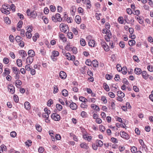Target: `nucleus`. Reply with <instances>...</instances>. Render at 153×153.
Listing matches in <instances>:
<instances>
[{
  "label": "nucleus",
  "instance_id": "nucleus-11",
  "mask_svg": "<svg viewBox=\"0 0 153 153\" xmlns=\"http://www.w3.org/2000/svg\"><path fill=\"white\" fill-rule=\"evenodd\" d=\"M80 147L82 149H88L89 148L88 144L85 142H83L80 144Z\"/></svg>",
  "mask_w": 153,
  "mask_h": 153
},
{
  "label": "nucleus",
  "instance_id": "nucleus-8",
  "mask_svg": "<svg viewBox=\"0 0 153 153\" xmlns=\"http://www.w3.org/2000/svg\"><path fill=\"white\" fill-rule=\"evenodd\" d=\"M52 119L55 121H58L60 119V116L56 113H53L51 116Z\"/></svg>",
  "mask_w": 153,
  "mask_h": 153
},
{
  "label": "nucleus",
  "instance_id": "nucleus-42",
  "mask_svg": "<svg viewBox=\"0 0 153 153\" xmlns=\"http://www.w3.org/2000/svg\"><path fill=\"white\" fill-rule=\"evenodd\" d=\"M62 94L64 97H66L68 95V92L66 89H64L62 91Z\"/></svg>",
  "mask_w": 153,
  "mask_h": 153
},
{
  "label": "nucleus",
  "instance_id": "nucleus-20",
  "mask_svg": "<svg viewBox=\"0 0 153 153\" xmlns=\"http://www.w3.org/2000/svg\"><path fill=\"white\" fill-rule=\"evenodd\" d=\"M118 21L119 23L121 24H125L126 22H125L123 17L122 16H120L118 19Z\"/></svg>",
  "mask_w": 153,
  "mask_h": 153
},
{
  "label": "nucleus",
  "instance_id": "nucleus-24",
  "mask_svg": "<svg viewBox=\"0 0 153 153\" xmlns=\"http://www.w3.org/2000/svg\"><path fill=\"white\" fill-rule=\"evenodd\" d=\"M24 106L25 108L27 110H29L30 108V104L27 101L25 102Z\"/></svg>",
  "mask_w": 153,
  "mask_h": 153
},
{
  "label": "nucleus",
  "instance_id": "nucleus-25",
  "mask_svg": "<svg viewBox=\"0 0 153 153\" xmlns=\"http://www.w3.org/2000/svg\"><path fill=\"white\" fill-rule=\"evenodd\" d=\"M92 64L94 67L96 68L98 67L99 63L97 60L95 59L92 61Z\"/></svg>",
  "mask_w": 153,
  "mask_h": 153
},
{
  "label": "nucleus",
  "instance_id": "nucleus-2",
  "mask_svg": "<svg viewBox=\"0 0 153 153\" xmlns=\"http://www.w3.org/2000/svg\"><path fill=\"white\" fill-rule=\"evenodd\" d=\"M59 29L60 30L64 33H67L69 31V27L67 24L61 23L59 25Z\"/></svg>",
  "mask_w": 153,
  "mask_h": 153
},
{
  "label": "nucleus",
  "instance_id": "nucleus-10",
  "mask_svg": "<svg viewBox=\"0 0 153 153\" xmlns=\"http://www.w3.org/2000/svg\"><path fill=\"white\" fill-rule=\"evenodd\" d=\"M59 37L60 40L63 42H65L67 41V39L65 37V35L63 33H59Z\"/></svg>",
  "mask_w": 153,
  "mask_h": 153
},
{
  "label": "nucleus",
  "instance_id": "nucleus-19",
  "mask_svg": "<svg viewBox=\"0 0 153 153\" xmlns=\"http://www.w3.org/2000/svg\"><path fill=\"white\" fill-rule=\"evenodd\" d=\"M22 82L21 80L18 79H16L15 81V85L17 88H20L22 85Z\"/></svg>",
  "mask_w": 153,
  "mask_h": 153
},
{
  "label": "nucleus",
  "instance_id": "nucleus-55",
  "mask_svg": "<svg viewBox=\"0 0 153 153\" xmlns=\"http://www.w3.org/2000/svg\"><path fill=\"white\" fill-rule=\"evenodd\" d=\"M85 63L86 65L89 66H91L92 65V62L90 59H87Z\"/></svg>",
  "mask_w": 153,
  "mask_h": 153
},
{
  "label": "nucleus",
  "instance_id": "nucleus-63",
  "mask_svg": "<svg viewBox=\"0 0 153 153\" xmlns=\"http://www.w3.org/2000/svg\"><path fill=\"white\" fill-rule=\"evenodd\" d=\"M148 70L150 72H153V67L152 65H149L147 67Z\"/></svg>",
  "mask_w": 153,
  "mask_h": 153
},
{
  "label": "nucleus",
  "instance_id": "nucleus-21",
  "mask_svg": "<svg viewBox=\"0 0 153 153\" xmlns=\"http://www.w3.org/2000/svg\"><path fill=\"white\" fill-rule=\"evenodd\" d=\"M96 144L97 147H101L103 145V143L101 140H96Z\"/></svg>",
  "mask_w": 153,
  "mask_h": 153
},
{
  "label": "nucleus",
  "instance_id": "nucleus-62",
  "mask_svg": "<svg viewBox=\"0 0 153 153\" xmlns=\"http://www.w3.org/2000/svg\"><path fill=\"white\" fill-rule=\"evenodd\" d=\"M119 45L120 47L123 48L125 46V43L123 41H121L119 43Z\"/></svg>",
  "mask_w": 153,
  "mask_h": 153
},
{
  "label": "nucleus",
  "instance_id": "nucleus-50",
  "mask_svg": "<svg viewBox=\"0 0 153 153\" xmlns=\"http://www.w3.org/2000/svg\"><path fill=\"white\" fill-rule=\"evenodd\" d=\"M40 53L43 56H44L46 54V51L44 49H41L40 50Z\"/></svg>",
  "mask_w": 153,
  "mask_h": 153
},
{
  "label": "nucleus",
  "instance_id": "nucleus-32",
  "mask_svg": "<svg viewBox=\"0 0 153 153\" xmlns=\"http://www.w3.org/2000/svg\"><path fill=\"white\" fill-rule=\"evenodd\" d=\"M130 150L131 152L132 153H136L137 152V149L135 146H132L131 147Z\"/></svg>",
  "mask_w": 153,
  "mask_h": 153
},
{
  "label": "nucleus",
  "instance_id": "nucleus-45",
  "mask_svg": "<svg viewBox=\"0 0 153 153\" xmlns=\"http://www.w3.org/2000/svg\"><path fill=\"white\" fill-rule=\"evenodd\" d=\"M22 38H21L19 36H17L15 37V40L16 42L18 43H19L22 40Z\"/></svg>",
  "mask_w": 153,
  "mask_h": 153
},
{
  "label": "nucleus",
  "instance_id": "nucleus-44",
  "mask_svg": "<svg viewBox=\"0 0 153 153\" xmlns=\"http://www.w3.org/2000/svg\"><path fill=\"white\" fill-rule=\"evenodd\" d=\"M63 55L65 56L66 57L67 59L68 60H70V57L71 54L69 53H63Z\"/></svg>",
  "mask_w": 153,
  "mask_h": 153
},
{
  "label": "nucleus",
  "instance_id": "nucleus-23",
  "mask_svg": "<svg viewBox=\"0 0 153 153\" xmlns=\"http://www.w3.org/2000/svg\"><path fill=\"white\" fill-rule=\"evenodd\" d=\"M76 8L74 6H72L71 7L70 9V10L71 11V14L72 16H74L75 15V12L76 11Z\"/></svg>",
  "mask_w": 153,
  "mask_h": 153
},
{
  "label": "nucleus",
  "instance_id": "nucleus-46",
  "mask_svg": "<svg viewBox=\"0 0 153 153\" xmlns=\"http://www.w3.org/2000/svg\"><path fill=\"white\" fill-rule=\"evenodd\" d=\"M72 31L75 35H77L78 34V31L75 27H73L72 28Z\"/></svg>",
  "mask_w": 153,
  "mask_h": 153
},
{
  "label": "nucleus",
  "instance_id": "nucleus-26",
  "mask_svg": "<svg viewBox=\"0 0 153 153\" xmlns=\"http://www.w3.org/2000/svg\"><path fill=\"white\" fill-rule=\"evenodd\" d=\"M75 21L77 24H80L81 22V18L79 15H76L75 17Z\"/></svg>",
  "mask_w": 153,
  "mask_h": 153
},
{
  "label": "nucleus",
  "instance_id": "nucleus-28",
  "mask_svg": "<svg viewBox=\"0 0 153 153\" xmlns=\"http://www.w3.org/2000/svg\"><path fill=\"white\" fill-rule=\"evenodd\" d=\"M142 72L141 69L138 68H136L134 70V72L137 74H140Z\"/></svg>",
  "mask_w": 153,
  "mask_h": 153
},
{
  "label": "nucleus",
  "instance_id": "nucleus-37",
  "mask_svg": "<svg viewBox=\"0 0 153 153\" xmlns=\"http://www.w3.org/2000/svg\"><path fill=\"white\" fill-rule=\"evenodd\" d=\"M36 129L37 131L39 132H41L42 130V128L41 126L39 124H36L35 125Z\"/></svg>",
  "mask_w": 153,
  "mask_h": 153
},
{
  "label": "nucleus",
  "instance_id": "nucleus-31",
  "mask_svg": "<svg viewBox=\"0 0 153 153\" xmlns=\"http://www.w3.org/2000/svg\"><path fill=\"white\" fill-rule=\"evenodd\" d=\"M103 87L105 90L107 91L108 92L110 91V88L107 84L105 83L103 84Z\"/></svg>",
  "mask_w": 153,
  "mask_h": 153
},
{
  "label": "nucleus",
  "instance_id": "nucleus-35",
  "mask_svg": "<svg viewBox=\"0 0 153 153\" xmlns=\"http://www.w3.org/2000/svg\"><path fill=\"white\" fill-rule=\"evenodd\" d=\"M16 63L18 65V66L19 67H21L22 66V61L21 59H18L16 60Z\"/></svg>",
  "mask_w": 153,
  "mask_h": 153
},
{
  "label": "nucleus",
  "instance_id": "nucleus-52",
  "mask_svg": "<svg viewBox=\"0 0 153 153\" xmlns=\"http://www.w3.org/2000/svg\"><path fill=\"white\" fill-rule=\"evenodd\" d=\"M80 115L83 118L86 117L87 116V113L85 111H82Z\"/></svg>",
  "mask_w": 153,
  "mask_h": 153
},
{
  "label": "nucleus",
  "instance_id": "nucleus-59",
  "mask_svg": "<svg viewBox=\"0 0 153 153\" xmlns=\"http://www.w3.org/2000/svg\"><path fill=\"white\" fill-rule=\"evenodd\" d=\"M49 134L51 136V138L53 141H55V138L54 137V134L53 133L49 132Z\"/></svg>",
  "mask_w": 153,
  "mask_h": 153
},
{
  "label": "nucleus",
  "instance_id": "nucleus-22",
  "mask_svg": "<svg viewBox=\"0 0 153 153\" xmlns=\"http://www.w3.org/2000/svg\"><path fill=\"white\" fill-rule=\"evenodd\" d=\"M86 102H82L80 104V107L84 109H87L88 107V105Z\"/></svg>",
  "mask_w": 153,
  "mask_h": 153
},
{
  "label": "nucleus",
  "instance_id": "nucleus-53",
  "mask_svg": "<svg viewBox=\"0 0 153 153\" xmlns=\"http://www.w3.org/2000/svg\"><path fill=\"white\" fill-rule=\"evenodd\" d=\"M56 108L59 110V111H61L62 110V107L61 105L60 104H56Z\"/></svg>",
  "mask_w": 153,
  "mask_h": 153
},
{
  "label": "nucleus",
  "instance_id": "nucleus-57",
  "mask_svg": "<svg viewBox=\"0 0 153 153\" xmlns=\"http://www.w3.org/2000/svg\"><path fill=\"white\" fill-rule=\"evenodd\" d=\"M53 103V101L52 99H50L47 102V105L49 107H50Z\"/></svg>",
  "mask_w": 153,
  "mask_h": 153
},
{
  "label": "nucleus",
  "instance_id": "nucleus-29",
  "mask_svg": "<svg viewBox=\"0 0 153 153\" xmlns=\"http://www.w3.org/2000/svg\"><path fill=\"white\" fill-rule=\"evenodd\" d=\"M23 24V22L22 21H20L17 24V29L18 30H20L21 28L22 27V25Z\"/></svg>",
  "mask_w": 153,
  "mask_h": 153
},
{
  "label": "nucleus",
  "instance_id": "nucleus-5",
  "mask_svg": "<svg viewBox=\"0 0 153 153\" xmlns=\"http://www.w3.org/2000/svg\"><path fill=\"white\" fill-rule=\"evenodd\" d=\"M88 133L85 131H82V136L83 138L88 142H90L92 139V137L91 136H88Z\"/></svg>",
  "mask_w": 153,
  "mask_h": 153
},
{
  "label": "nucleus",
  "instance_id": "nucleus-4",
  "mask_svg": "<svg viewBox=\"0 0 153 153\" xmlns=\"http://www.w3.org/2000/svg\"><path fill=\"white\" fill-rule=\"evenodd\" d=\"M51 19L53 22H61L62 20L60 15L58 13H57L55 15L52 16L51 17Z\"/></svg>",
  "mask_w": 153,
  "mask_h": 153
},
{
  "label": "nucleus",
  "instance_id": "nucleus-41",
  "mask_svg": "<svg viewBox=\"0 0 153 153\" xmlns=\"http://www.w3.org/2000/svg\"><path fill=\"white\" fill-rule=\"evenodd\" d=\"M59 89L57 85H54L53 86V93L55 94L58 92Z\"/></svg>",
  "mask_w": 153,
  "mask_h": 153
},
{
  "label": "nucleus",
  "instance_id": "nucleus-43",
  "mask_svg": "<svg viewBox=\"0 0 153 153\" xmlns=\"http://www.w3.org/2000/svg\"><path fill=\"white\" fill-rule=\"evenodd\" d=\"M135 42L134 40H130L128 41V44L130 46H132L135 44Z\"/></svg>",
  "mask_w": 153,
  "mask_h": 153
},
{
  "label": "nucleus",
  "instance_id": "nucleus-47",
  "mask_svg": "<svg viewBox=\"0 0 153 153\" xmlns=\"http://www.w3.org/2000/svg\"><path fill=\"white\" fill-rule=\"evenodd\" d=\"M99 128L100 130L102 132H103L105 130V126L102 125H100L99 126Z\"/></svg>",
  "mask_w": 153,
  "mask_h": 153
},
{
  "label": "nucleus",
  "instance_id": "nucleus-7",
  "mask_svg": "<svg viewBox=\"0 0 153 153\" xmlns=\"http://www.w3.org/2000/svg\"><path fill=\"white\" fill-rule=\"evenodd\" d=\"M8 91L11 94H13L15 92V87L12 84H9L7 86Z\"/></svg>",
  "mask_w": 153,
  "mask_h": 153
},
{
  "label": "nucleus",
  "instance_id": "nucleus-17",
  "mask_svg": "<svg viewBox=\"0 0 153 153\" xmlns=\"http://www.w3.org/2000/svg\"><path fill=\"white\" fill-rule=\"evenodd\" d=\"M19 53L22 57V59L26 56L27 54L25 51L24 50H21L19 51Z\"/></svg>",
  "mask_w": 153,
  "mask_h": 153
},
{
  "label": "nucleus",
  "instance_id": "nucleus-39",
  "mask_svg": "<svg viewBox=\"0 0 153 153\" xmlns=\"http://www.w3.org/2000/svg\"><path fill=\"white\" fill-rule=\"evenodd\" d=\"M80 45L83 46H84L86 45V42L85 40L81 38L80 41Z\"/></svg>",
  "mask_w": 153,
  "mask_h": 153
},
{
  "label": "nucleus",
  "instance_id": "nucleus-64",
  "mask_svg": "<svg viewBox=\"0 0 153 153\" xmlns=\"http://www.w3.org/2000/svg\"><path fill=\"white\" fill-rule=\"evenodd\" d=\"M126 12L129 15H131L133 13L132 10L130 8H128L127 9Z\"/></svg>",
  "mask_w": 153,
  "mask_h": 153
},
{
  "label": "nucleus",
  "instance_id": "nucleus-40",
  "mask_svg": "<svg viewBox=\"0 0 153 153\" xmlns=\"http://www.w3.org/2000/svg\"><path fill=\"white\" fill-rule=\"evenodd\" d=\"M37 16V14L36 11H33L31 13V15L30 16L31 17L33 18H35Z\"/></svg>",
  "mask_w": 153,
  "mask_h": 153
},
{
  "label": "nucleus",
  "instance_id": "nucleus-27",
  "mask_svg": "<svg viewBox=\"0 0 153 153\" xmlns=\"http://www.w3.org/2000/svg\"><path fill=\"white\" fill-rule=\"evenodd\" d=\"M7 147L6 146L3 144L0 146V153H3L4 151H6Z\"/></svg>",
  "mask_w": 153,
  "mask_h": 153
},
{
  "label": "nucleus",
  "instance_id": "nucleus-16",
  "mask_svg": "<svg viewBox=\"0 0 153 153\" xmlns=\"http://www.w3.org/2000/svg\"><path fill=\"white\" fill-rule=\"evenodd\" d=\"M13 72L15 74H20V70L16 67H12L11 68Z\"/></svg>",
  "mask_w": 153,
  "mask_h": 153
},
{
  "label": "nucleus",
  "instance_id": "nucleus-60",
  "mask_svg": "<svg viewBox=\"0 0 153 153\" xmlns=\"http://www.w3.org/2000/svg\"><path fill=\"white\" fill-rule=\"evenodd\" d=\"M3 61L4 63L7 64L9 62V60L8 58L5 57L4 58Z\"/></svg>",
  "mask_w": 153,
  "mask_h": 153
},
{
  "label": "nucleus",
  "instance_id": "nucleus-33",
  "mask_svg": "<svg viewBox=\"0 0 153 153\" xmlns=\"http://www.w3.org/2000/svg\"><path fill=\"white\" fill-rule=\"evenodd\" d=\"M117 95L120 97H124L125 96V94L123 92L119 91L117 92Z\"/></svg>",
  "mask_w": 153,
  "mask_h": 153
},
{
  "label": "nucleus",
  "instance_id": "nucleus-13",
  "mask_svg": "<svg viewBox=\"0 0 153 153\" xmlns=\"http://www.w3.org/2000/svg\"><path fill=\"white\" fill-rule=\"evenodd\" d=\"M59 76L61 79H65L67 77V74L64 71H61L59 73Z\"/></svg>",
  "mask_w": 153,
  "mask_h": 153
},
{
  "label": "nucleus",
  "instance_id": "nucleus-51",
  "mask_svg": "<svg viewBox=\"0 0 153 153\" xmlns=\"http://www.w3.org/2000/svg\"><path fill=\"white\" fill-rule=\"evenodd\" d=\"M42 19L43 20L45 23L47 24L48 23V19L46 17L43 16L42 17Z\"/></svg>",
  "mask_w": 153,
  "mask_h": 153
},
{
  "label": "nucleus",
  "instance_id": "nucleus-61",
  "mask_svg": "<svg viewBox=\"0 0 153 153\" xmlns=\"http://www.w3.org/2000/svg\"><path fill=\"white\" fill-rule=\"evenodd\" d=\"M108 95L111 98H114L115 97L114 94L113 92H109L108 93Z\"/></svg>",
  "mask_w": 153,
  "mask_h": 153
},
{
  "label": "nucleus",
  "instance_id": "nucleus-6",
  "mask_svg": "<svg viewBox=\"0 0 153 153\" xmlns=\"http://www.w3.org/2000/svg\"><path fill=\"white\" fill-rule=\"evenodd\" d=\"M120 136L126 140H128L130 138L129 135L126 132L123 131H121L120 133Z\"/></svg>",
  "mask_w": 153,
  "mask_h": 153
},
{
  "label": "nucleus",
  "instance_id": "nucleus-58",
  "mask_svg": "<svg viewBox=\"0 0 153 153\" xmlns=\"http://www.w3.org/2000/svg\"><path fill=\"white\" fill-rule=\"evenodd\" d=\"M68 36L69 39H71L73 37V33L71 32H68Z\"/></svg>",
  "mask_w": 153,
  "mask_h": 153
},
{
  "label": "nucleus",
  "instance_id": "nucleus-14",
  "mask_svg": "<svg viewBox=\"0 0 153 153\" xmlns=\"http://www.w3.org/2000/svg\"><path fill=\"white\" fill-rule=\"evenodd\" d=\"M141 74L143 78L145 79L146 80L148 78L149 75L148 74L147 72L146 71H143Z\"/></svg>",
  "mask_w": 153,
  "mask_h": 153
},
{
  "label": "nucleus",
  "instance_id": "nucleus-56",
  "mask_svg": "<svg viewBox=\"0 0 153 153\" xmlns=\"http://www.w3.org/2000/svg\"><path fill=\"white\" fill-rule=\"evenodd\" d=\"M78 11L79 13H81L82 15L83 14L84 10L82 7H79L78 9Z\"/></svg>",
  "mask_w": 153,
  "mask_h": 153
},
{
  "label": "nucleus",
  "instance_id": "nucleus-1",
  "mask_svg": "<svg viewBox=\"0 0 153 153\" xmlns=\"http://www.w3.org/2000/svg\"><path fill=\"white\" fill-rule=\"evenodd\" d=\"M10 5L7 4H5L2 5L1 9V10L2 13L5 14H9L10 13Z\"/></svg>",
  "mask_w": 153,
  "mask_h": 153
},
{
  "label": "nucleus",
  "instance_id": "nucleus-38",
  "mask_svg": "<svg viewBox=\"0 0 153 153\" xmlns=\"http://www.w3.org/2000/svg\"><path fill=\"white\" fill-rule=\"evenodd\" d=\"M123 74H126L127 72V69L126 67H123L121 71Z\"/></svg>",
  "mask_w": 153,
  "mask_h": 153
},
{
  "label": "nucleus",
  "instance_id": "nucleus-49",
  "mask_svg": "<svg viewBox=\"0 0 153 153\" xmlns=\"http://www.w3.org/2000/svg\"><path fill=\"white\" fill-rule=\"evenodd\" d=\"M59 54V52L57 51H53L52 52V55L54 57L58 56Z\"/></svg>",
  "mask_w": 153,
  "mask_h": 153
},
{
  "label": "nucleus",
  "instance_id": "nucleus-54",
  "mask_svg": "<svg viewBox=\"0 0 153 153\" xmlns=\"http://www.w3.org/2000/svg\"><path fill=\"white\" fill-rule=\"evenodd\" d=\"M4 21L5 22L8 24H10L11 23V21L9 19V18L8 17H6L4 18Z\"/></svg>",
  "mask_w": 153,
  "mask_h": 153
},
{
  "label": "nucleus",
  "instance_id": "nucleus-12",
  "mask_svg": "<svg viewBox=\"0 0 153 153\" xmlns=\"http://www.w3.org/2000/svg\"><path fill=\"white\" fill-rule=\"evenodd\" d=\"M69 106L70 108L72 110H75L77 108V104L74 102H72L70 104Z\"/></svg>",
  "mask_w": 153,
  "mask_h": 153
},
{
  "label": "nucleus",
  "instance_id": "nucleus-36",
  "mask_svg": "<svg viewBox=\"0 0 153 153\" xmlns=\"http://www.w3.org/2000/svg\"><path fill=\"white\" fill-rule=\"evenodd\" d=\"M79 100L80 101L82 102H87L88 101V100L82 96L80 97L79 98Z\"/></svg>",
  "mask_w": 153,
  "mask_h": 153
},
{
  "label": "nucleus",
  "instance_id": "nucleus-15",
  "mask_svg": "<svg viewBox=\"0 0 153 153\" xmlns=\"http://www.w3.org/2000/svg\"><path fill=\"white\" fill-rule=\"evenodd\" d=\"M34 57L31 56H28L26 59V63L27 64L30 65L33 62Z\"/></svg>",
  "mask_w": 153,
  "mask_h": 153
},
{
  "label": "nucleus",
  "instance_id": "nucleus-34",
  "mask_svg": "<svg viewBox=\"0 0 153 153\" xmlns=\"http://www.w3.org/2000/svg\"><path fill=\"white\" fill-rule=\"evenodd\" d=\"M86 4L87 8L90 9L91 7V1L90 0H88L86 1Z\"/></svg>",
  "mask_w": 153,
  "mask_h": 153
},
{
  "label": "nucleus",
  "instance_id": "nucleus-9",
  "mask_svg": "<svg viewBox=\"0 0 153 153\" xmlns=\"http://www.w3.org/2000/svg\"><path fill=\"white\" fill-rule=\"evenodd\" d=\"M101 45L105 51H109V46L104 41H102L101 42Z\"/></svg>",
  "mask_w": 153,
  "mask_h": 153
},
{
  "label": "nucleus",
  "instance_id": "nucleus-3",
  "mask_svg": "<svg viewBox=\"0 0 153 153\" xmlns=\"http://www.w3.org/2000/svg\"><path fill=\"white\" fill-rule=\"evenodd\" d=\"M88 40L89 46L91 47H94L96 45V42L94 40L92 39V36L90 35L86 37Z\"/></svg>",
  "mask_w": 153,
  "mask_h": 153
},
{
  "label": "nucleus",
  "instance_id": "nucleus-18",
  "mask_svg": "<svg viewBox=\"0 0 153 153\" xmlns=\"http://www.w3.org/2000/svg\"><path fill=\"white\" fill-rule=\"evenodd\" d=\"M27 53L29 56L34 57V56L35 55V53L34 51L32 49L29 50L28 51Z\"/></svg>",
  "mask_w": 153,
  "mask_h": 153
},
{
  "label": "nucleus",
  "instance_id": "nucleus-48",
  "mask_svg": "<svg viewBox=\"0 0 153 153\" xmlns=\"http://www.w3.org/2000/svg\"><path fill=\"white\" fill-rule=\"evenodd\" d=\"M32 141L30 140H27L25 143L26 145L28 147L30 146L32 143Z\"/></svg>",
  "mask_w": 153,
  "mask_h": 153
},
{
  "label": "nucleus",
  "instance_id": "nucleus-30",
  "mask_svg": "<svg viewBox=\"0 0 153 153\" xmlns=\"http://www.w3.org/2000/svg\"><path fill=\"white\" fill-rule=\"evenodd\" d=\"M10 73L9 69L8 68H5L4 69V72L3 73V76H6V75H8Z\"/></svg>",
  "mask_w": 153,
  "mask_h": 153
}]
</instances>
